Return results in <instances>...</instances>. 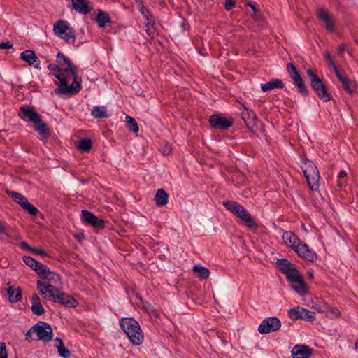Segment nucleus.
Masks as SVG:
<instances>
[{
	"mask_svg": "<svg viewBox=\"0 0 358 358\" xmlns=\"http://www.w3.org/2000/svg\"><path fill=\"white\" fill-rule=\"evenodd\" d=\"M285 85L280 79H273L266 83H262L260 85L261 90L265 92L269 90H272L275 88L282 89Z\"/></svg>",
	"mask_w": 358,
	"mask_h": 358,
	"instance_id": "nucleus-24",
	"label": "nucleus"
},
{
	"mask_svg": "<svg viewBox=\"0 0 358 358\" xmlns=\"http://www.w3.org/2000/svg\"><path fill=\"white\" fill-rule=\"evenodd\" d=\"M155 199L157 206H164L168 203L169 194L164 189H159L156 192Z\"/></svg>",
	"mask_w": 358,
	"mask_h": 358,
	"instance_id": "nucleus-27",
	"label": "nucleus"
},
{
	"mask_svg": "<svg viewBox=\"0 0 358 358\" xmlns=\"http://www.w3.org/2000/svg\"><path fill=\"white\" fill-rule=\"evenodd\" d=\"M13 46V43L10 41L0 43V49H10Z\"/></svg>",
	"mask_w": 358,
	"mask_h": 358,
	"instance_id": "nucleus-50",
	"label": "nucleus"
},
{
	"mask_svg": "<svg viewBox=\"0 0 358 358\" xmlns=\"http://www.w3.org/2000/svg\"><path fill=\"white\" fill-rule=\"evenodd\" d=\"M246 6H250L252 8V10H253L255 15H257V13H259V10L257 8V7L256 6H255L254 4H252L251 2H250V1L246 3Z\"/></svg>",
	"mask_w": 358,
	"mask_h": 358,
	"instance_id": "nucleus-54",
	"label": "nucleus"
},
{
	"mask_svg": "<svg viewBox=\"0 0 358 358\" xmlns=\"http://www.w3.org/2000/svg\"><path fill=\"white\" fill-rule=\"evenodd\" d=\"M317 17L320 21L324 23L325 28L329 32L335 31V23L334 19L330 16L328 10L320 8L317 10Z\"/></svg>",
	"mask_w": 358,
	"mask_h": 358,
	"instance_id": "nucleus-19",
	"label": "nucleus"
},
{
	"mask_svg": "<svg viewBox=\"0 0 358 358\" xmlns=\"http://www.w3.org/2000/svg\"><path fill=\"white\" fill-rule=\"evenodd\" d=\"M276 264L280 272L286 275L288 282L297 284L293 285V289L299 295L304 296L308 292V287L303 275L296 269V266L287 259H278Z\"/></svg>",
	"mask_w": 358,
	"mask_h": 358,
	"instance_id": "nucleus-1",
	"label": "nucleus"
},
{
	"mask_svg": "<svg viewBox=\"0 0 358 358\" xmlns=\"http://www.w3.org/2000/svg\"><path fill=\"white\" fill-rule=\"evenodd\" d=\"M334 73L337 77V78L338 79V80L343 83H344L345 81H346L348 78V77L345 75V74H343L338 69V67H335V69L334 70Z\"/></svg>",
	"mask_w": 358,
	"mask_h": 358,
	"instance_id": "nucleus-44",
	"label": "nucleus"
},
{
	"mask_svg": "<svg viewBox=\"0 0 358 358\" xmlns=\"http://www.w3.org/2000/svg\"><path fill=\"white\" fill-rule=\"evenodd\" d=\"M141 7L139 8V11L141 13V15L144 17L146 15H148L150 13L149 10L146 8L145 6H144L143 2L140 1Z\"/></svg>",
	"mask_w": 358,
	"mask_h": 358,
	"instance_id": "nucleus-51",
	"label": "nucleus"
},
{
	"mask_svg": "<svg viewBox=\"0 0 358 358\" xmlns=\"http://www.w3.org/2000/svg\"><path fill=\"white\" fill-rule=\"evenodd\" d=\"M126 124L130 131H133L134 133H137L138 131V125L136 120L133 117H126Z\"/></svg>",
	"mask_w": 358,
	"mask_h": 358,
	"instance_id": "nucleus-35",
	"label": "nucleus"
},
{
	"mask_svg": "<svg viewBox=\"0 0 358 358\" xmlns=\"http://www.w3.org/2000/svg\"><path fill=\"white\" fill-rule=\"evenodd\" d=\"M324 57L326 60L328 62L329 64L333 67L334 70L335 69V67H338L335 62H334L329 52H326Z\"/></svg>",
	"mask_w": 358,
	"mask_h": 358,
	"instance_id": "nucleus-48",
	"label": "nucleus"
},
{
	"mask_svg": "<svg viewBox=\"0 0 358 358\" xmlns=\"http://www.w3.org/2000/svg\"><path fill=\"white\" fill-rule=\"evenodd\" d=\"M71 3L73 10L84 15L92 10L90 0H71Z\"/></svg>",
	"mask_w": 358,
	"mask_h": 358,
	"instance_id": "nucleus-20",
	"label": "nucleus"
},
{
	"mask_svg": "<svg viewBox=\"0 0 358 358\" xmlns=\"http://www.w3.org/2000/svg\"><path fill=\"white\" fill-rule=\"evenodd\" d=\"M355 348L358 350V341L355 342Z\"/></svg>",
	"mask_w": 358,
	"mask_h": 358,
	"instance_id": "nucleus-60",
	"label": "nucleus"
},
{
	"mask_svg": "<svg viewBox=\"0 0 358 358\" xmlns=\"http://www.w3.org/2000/svg\"><path fill=\"white\" fill-rule=\"evenodd\" d=\"M236 6L235 0H225L224 8L227 11H230L233 10Z\"/></svg>",
	"mask_w": 358,
	"mask_h": 358,
	"instance_id": "nucleus-45",
	"label": "nucleus"
},
{
	"mask_svg": "<svg viewBox=\"0 0 358 358\" xmlns=\"http://www.w3.org/2000/svg\"><path fill=\"white\" fill-rule=\"evenodd\" d=\"M55 347L57 348L58 353L62 358H69L71 353L69 350L65 348L64 343L59 338L55 339Z\"/></svg>",
	"mask_w": 358,
	"mask_h": 358,
	"instance_id": "nucleus-28",
	"label": "nucleus"
},
{
	"mask_svg": "<svg viewBox=\"0 0 358 358\" xmlns=\"http://www.w3.org/2000/svg\"><path fill=\"white\" fill-rule=\"evenodd\" d=\"M346 47H347V45L345 43L339 44L338 48V54L339 55H342L343 52L345 50Z\"/></svg>",
	"mask_w": 358,
	"mask_h": 358,
	"instance_id": "nucleus-53",
	"label": "nucleus"
},
{
	"mask_svg": "<svg viewBox=\"0 0 358 358\" xmlns=\"http://www.w3.org/2000/svg\"><path fill=\"white\" fill-rule=\"evenodd\" d=\"M82 220L87 225H91L94 229L100 230L105 228V222L98 218L96 215L87 210H82Z\"/></svg>",
	"mask_w": 358,
	"mask_h": 358,
	"instance_id": "nucleus-14",
	"label": "nucleus"
},
{
	"mask_svg": "<svg viewBox=\"0 0 358 358\" xmlns=\"http://www.w3.org/2000/svg\"><path fill=\"white\" fill-rule=\"evenodd\" d=\"M7 294L8 299L11 303H17L22 299V290L19 287L17 288L9 287Z\"/></svg>",
	"mask_w": 358,
	"mask_h": 358,
	"instance_id": "nucleus-26",
	"label": "nucleus"
},
{
	"mask_svg": "<svg viewBox=\"0 0 358 358\" xmlns=\"http://www.w3.org/2000/svg\"><path fill=\"white\" fill-rule=\"evenodd\" d=\"M37 289L41 294H45L48 290H52L56 292V287L51 285L50 282H42L41 280H38L36 282Z\"/></svg>",
	"mask_w": 358,
	"mask_h": 358,
	"instance_id": "nucleus-30",
	"label": "nucleus"
},
{
	"mask_svg": "<svg viewBox=\"0 0 358 358\" xmlns=\"http://www.w3.org/2000/svg\"><path fill=\"white\" fill-rule=\"evenodd\" d=\"M31 252L35 255H38L41 257H49L45 250L37 248H33Z\"/></svg>",
	"mask_w": 358,
	"mask_h": 358,
	"instance_id": "nucleus-46",
	"label": "nucleus"
},
{
	"mask_svg": "<svg viewBox=\"0 0 358 358\" xmlns=\"http://www.w3.org/2000/svg\"><path fill=\"white\" fill-rule=\"evenodd\" d=\"M143 17L145 20L144 24L147 28V34L153 39L157 35V29L155 27V18L150 12Z\"/></svg>",
	"mask_w": 358,
	"mask_h": 358,
	"instance_id": "nucleus-23",
	"label": "nucleus"
},
{
	"mask_svg": "<svg viewBox=\"0 0 358 358\" xmlns=\"http://www.w3.org/2000/svg\"><path fill=\"white\" fill-rule=\"evenodd\" d=\"M20 247L22 250H27L29 252H31L33 247L30 246L27 242L22 241L20 244Z\"/></svg>",
	"mask_w": 358,
	"mask_h": 358,
	"instance_id": "nucleus-52",
	"label": "nucleus"
},
{
	"mask_svg": "<svg viewBox=\"0 0 358 358\" xmlns=\"http://www.w3.org/2000/svg\"><path fill=\"white\" fill-rule=\"evenodd\" d=\"M92 115L96 118H104L108 115L106 106H95L92 110Z\"/></svg>",
	"mask_w": 358,
	"mask_h": 358,
	"instance_id": "nucleus-33",
	"label": "nucleus"
},
{
	"mask_svg": "<svg viewBox=\"0 0 358 358\" xmlns=\"http://www.w3.org/2000/svg\"><path fill=\"white\" fill-rule=\"evenodd\" d=\"M287 71L294 84L298 88L299 92L304 97L309 96V90L305 85L303 78L296 69V66L292 62L287 64Z\"/></svg>",
	"mask_w": 358,
	"mask_h": 358,
	"instance_id": "nucleus-10",
	"label": "nucleus"
},
{
	"mask_svg": "<svg viewBox=\"0 0 358 358\" xmlns=\"http://www.w3.org/2000/svg\"><path fill=\"white\" fill-rule=\"evenodd\" d=\"M306 73L310 78V87L317 96L324 102L331 100L332 96L328 92L327 87L322 80L311 69H308Z\"/></svg>",
	"mask_w": 358,
	"mask_h": 358,
	"instance_id": "nucleus-8",
	"label": "nucleus"
},
{
	"mask_svg": "<svg viewBox=\"0 0 358 358\" xmlns=\"http://www.w3.org/2000/svg\"><path fill=\"white\" fill-rule=\"evenodd\" d=\"M192 271L197 274V277L201 280H206L210 275V271L201 265H195Z\"/></svg>",
	"mask_w": 358,
	"mask_h": 358,
	"instance_id": "nucleus-29",
	"label": "nucleus"
},
{
	"mask_svg": "<svg viewBox=\"0 0 358 358\" xmlns=\"http://www.w3.org/2000/svg\"><path fill=\"white\" fill-rule=\"evenodd\" d=\"M34 333L33 329L31 328L25 334V339L30 342V338L31 337V334Z\"/></svg>",
	"mask_w": 358,
	"mask_h": 358,
	"instance_id": "nucleus-56",
	"label": "nucleus"
},
{
	"mask_svg": "<svg viewBox=\"0 0 358 358\" xmlns=\"http://www.w3.org/2000/svg\"><path fill=\"white\" fill-rule=\"evenodd\" d=\"M241 115L248 129L254 133L255 129L257 128V124L258 121V118L255 113L244 107Z\"/></svg>",
	"mask_w": 358,
	"mask_h": 358,
	"instance_id": "nucleus-16",
	"label": "nucleus"
},
{
	"mask_svg": "<svg viewBox=\"0 0 358 358\" xmlns=\"http://www.w3.org/2000/svg\"><path fill=\"white\" fill-rule=\"evenodd\" d=\"M0 358H8L6 345L3 343H0Z\"/></svg>",
	"mask_w": 358,
	"mask_h": 358,
	"instance_id": "nucleus-47",
	"label": "nucleus"
},
{
	"mask_svg": "<svg viewBox=\"0 0 358 358\" xmlns=\"http://www.w3.org/2000/svg\"><path fill=\"white\" fill-rule=\"evenodd\" d=\"M56 292L53 289L52 290H48L45 294H42L44 296V299L52 301V302H56V294H55Z\"/></svg>",
	"mask_w": 358,
	"mask_h": 358,
	"instance_id": "nucleus-42",
	"label": "nucleus"
},
{
	"mask_svg": "<svg viewBox=\"0 0 358 358\" xmlns=\"http://www.w3.org/2000/svg\"><path fill=\"white\" fill-rule=\"evenodd\" d=\"M21 207L32 216H36L39 213L38 208L30 203L28 200L21 203Z\"/></svg>",
	"mask_w": 358,
	"mask_h": 358,
	"instance_id": "nucleus-34",
	"label": "nucleus"
},
{
	"mask_svg": "<svg viewBox=\"0 0 358 358\" xmlns=\"http://www.w3.org/2000/svg\"><path fill=\"white\" fill-rule=\"evenodd\" d=\"M92 148V141L90 138H81L78 141V148L82 152H90Z\"/></svg>",
	"mask_w": 358,
	"mask_h": 358,
	"instance_id": "nucleus-31",
	"label": "nucleus"
},
{
	"mask_svg": "<svg viewBox=\"0 0 358 358\" xmlns=\"http://www.w3.org/2000/svg\"><path fill=\"white\" fill-rule=\"evenodd\" d=\"M23 261L25 263L26 265L29 266L34 270V268L38 266V264L40 263L39 262L36 261L35 259L29 257V256H24L23 257Z\"/></svg>",
	"mask_w": 358,
	"mask_h": 358,
	"instance_id": "nucleus-40",
	"label": "nucleus"
},
{
	"mask_svg": "<svg viewBox=\"0 0 358 358\" xmlns=\"http://www.w3.org/2000/svg\"><path fill=\"white\" fill-rule=\"evenodd\" d=\"M50 268L41 262L38 264L37 266L34 268V271L37 273V275L42 279H45V278H48V273H50Z\"/></svg>",
	"mask_w": 358,
	"mask_h": 358,
	"instance_id": "nucleus-32",
	"label": "nucleus"
},
{
	"mask_svg": "<svg viewBox=\"0 0 358 358\" xmlns=\"http://www.w3.org/2000/svg\"><path fill=\"white\" fill-rule=\"evenodd\" d=\"M342 86L343 89L350 95L354 94L355 92V88H356V85H353L349 79L342 83Z\"/></svg>",
	"mask_w": 358,
	"mask_h": 358,
	"instance_id": "nucleus-39",
	"label": "nucleus"
},
{
	"mask_svg": "<svg viewBox=\"0 0 358 358\" xmlns=\"http://www.w3.org/2000/svg\"><path fill=\"white\" fill-rule=\"evenodd\" d=\"M301 320L312 322L315 319V313L308 309L302 308L301 310Z\"/></svg>",
	"mask_w": 358,
	"mask_h": 358,
	"instance_id": "nucleus-37",
	"label": "nucleus"
},
{
	"mask_svg": "<svg viewBox=\"0 0 358 358\" xmlns=\"http://www.w3.org/2000/svg\"><path fill=\"white\" fill-rule=\"evenodd\" d=\"M31 310L36 315H41L45 313V309L41 303V299L36 293L31 297Z\"/></svg>",
	"mask_w": 358,
	"mask_h": 358,
	"instance_id": "nucleus-25",
	"label": "nucleus"
},
{
	"mask_svg": "<svg viewBox=\"0 0 358 358\" xmlns=\"http://www.w3.org/2000/svg\"><path fill=\"white\" fill-rule=\"evenodd\" d=\"M56 302L66 308H75L78 305V302L73 296L59 289H56Z\"/></svg>",
	"mask_w": 358,
	"mask_h": 358,
	"instance_id": "nucleus-17",
	"label": "nucleus"
},
{
	"mask_svg": "<svg viewBox=\"0 0 358 358\" xmlns=\"http://www.w3.org/2000/svg\"><path fill=\"white\" fill-rule=\"evenodd\" d=\"M19 116L23 119H27L35 124V130L38 132L42 139H48L50 136L49 126L42 122L41 116L32 108L27 106L20 107Z\"/></svg>",
	"mask_w": 358,
	"mask_h": 358,
	"instance_id": "nucleus-3",
	"label": "nucleus"
},
{
	"mask_svg": "<svg viewBox=\"0 0 358 358\" xmlns=\"http://www.w3.org/2000/svg\"><path fill=\"white\" fill-rule=\"evenodd\" d=\"M280 327L281 322L280 319L276 317H270L262 320L258 327V331L261 334H266L278 331Z\"/></svg>",
	"mask_w": 358,
	"mask_h": 358,
	"instance_id": "nucleus-13",
	"label": "nucleus"
},
{
	"mask_svg": "<svg viewBox=\"0 0 358 358\" xmlns=\"http://www.w3.org/2000/svg\"><path fill=\"white\" fill-rule=\"evenodd\" d=\"M308 274L309 278H310V279L313 278V276H314L313 271H308Z\"/></svg>",
	"mask_w": 358,
	"mask_h": 358,
	"instance_id": "nucleus-59",
	"label": "nucleus"
},
{
	"mask_svg": "<svg viewBox=\"0 0 358 358\" xmlns=\"http://www.w3.org/2000/svg\"><path fill=\"white\" fill-rule=\"evenodd\" d=\"M301 168L306 178L308 185L311 190H317L320 178L318 169L313 161L309 160L305 155L301 156Z\"/></svg>",
	"mask_w": 358,
	"mask_h": 358,
	"instance_id": "nucleus-7",
	"label": "nucleus"
},
{
	"mask_svg": "<svg viewBox=\"0 0 358 358\" xmlns=\"http://www.w3.org/2000/svg\"><path fill=\"white\" fill-rule=\"evenodd\" d=\"M76 238L79 242H81V241L85 238V236L83 234H81L80 235H77Z\"/></svg>",
	"mask_w": 358,
	"mask_h": 358,
	"instance_id": "nucleus-58",
	"label": "nucleus"
},
{
	"mask_svg": "<svg viewBox=\"0 0 358 358\" xmlns=\"http://www.w3.org/2000/svg\"><path fill=\"white\" fill-rule=\"evenodd\" d=\"M31 329L36 334L38 340L48 343L52 339V327L45 322L39 321L31 327Z\"/></svg>",
	"mask_w": 358,
	"mask_h": 358,
	"instance_id": "nucleus-11",
	"label": "nucleus"
},
{
	"mask_svg": "<svg viewBox=\"0 0 358 358\" xmlns=\"http://www.w3.org/2000/svg\"><path fill=\"white\" fill-rule=\"evenodd\" d=\"M282 238L285 244L292 248L299 257L311 262H315L317 260V253L310 250L309 246L301 241L293 232L285 231Z\"/></svg>",
	"mask_w": 358,
	"mask_h": 358,
	"instance_id": "nucleus-2",
	"label": "nucleus"
},
{
	"mask_svg": "<svg viewBox=\"0 0 358 358\" xmlns=\"http://www.w3.org/2000/svg\"><path fill=\"white\" fill-rule=\"evenodd\" d=\"M48 69L50 71H52L54 72H55V73H64L62 70V69H60L57 65H55V64H50L48 66Z\"/></svg>",
	"mask_w": 358,
	"mask_h": 358,
	"instance_id": "nucleus-49",
	"label": "nucleus"
},
{
	"mask_svg": "<svg viewBox=\"0 0 358 358\" xmlns=\"http://www.w3.org/2000/svg\"><path fill=\"white\" fill-rule=\"evenodd\" d=\"M347 176V173L344 170H341L338 175V179L344 178Z\"/></svg>",
	"mask_w": 358,
	"mask_h": 358,
	"instance_id": "nucleus-57",
	"label": "nucleus"
},
{
	"mask_svg": "<svg viewBox=\"0 0 358 358\" xmlns=\"http://www.w3.org/2000/svg\"><path fill=\"white\" fill-rule=\"evenodd\" d=\"M313 349L305 345H296L292 350V358H309Z\"/></svg>",
	"mask_w": 358,
	"mask_h": 358,
	"instance_id": "nucleus-21",
	"label": "nucleus"
},
{
	"mask_svg": "<svg viewBox=\"0 0 358 358\" xmlns=\"http://www.w3.org/2000/svg\"><path fill=\"white\" fill-rule=\"evenodd\" d=\"M54 34L64 40L67 43L75 45L76 34L75 29L69 23L63 20H59L53 26Z\"/></svg>",
	"mask_w": 358,
	"mask_h": 358,
	"instance_id": "nucleus-9",
	"label": "nucleus"
},
{
	"mask_svg": "<svg viewBox=\"0 0 358 358\" xmlns=\"http://www.w3.org/2000/svg\"><path fill=\"white\" fill-rule=\"evenodd\" d=\"M222 205L231 213L245 222L246 227L251 229H257L258 224L250 213L240 203L232 200L222 202Z\"/></svg>",
	"mask_w": 358,
	"mask_h": 358,
	"instance_id": "nucleus-6",
	"label": "nucleus"
},
{
	"mask_svg": "<svg viewBox=\"0 0 358 358\" xmlns=\"http://www.w3.org/2000/svg\"><path fill=\"white\" fill-rule=\"evenodd\" d=\"M45 279L48 280L49 281L53 283H57L61 281V278L59 275L55 272H53L50 270V273H48V278H45Z\"/></svg>",
	"mask_w": 358,
	"mask_h": 358,
	"instance_id": "nucleus-41",
	"label": "nucleus"
},
{
	"mask_svg": "<svg viewBox=\"0 0 358 358\" xmlns=\"http://www.w3.org/2000/svg\"><path fill=\"white\" fill-rule=\"evenodd\" d=\"M7 194L11 197L15 201L21 206V203L27 201V198L24 197L22 194L15 192L13 191L6 190Z\"/></svg>",
	"mask_w": 358,
	"mask_h": 358,
	"instance_id": "nucleus-36",
	"label": "nucleus"
},
{
	"mask_svg": "<svg viewBox=\"0 0 358 358\" xmlns=\"http://www.w3.org/2000/svg\"><path fill=\"white\" fill-rule=\"evenodd\" d=\"M208 122L211 128L225 131L234 124V120L231 117H225L220 114H213L210 116Z\"/></svg>",
	"mask_w": 358,
	"mask_h": 358,
	"instance_id": "nucleus-12",
	"label": "nucleus"
},
{
	"mask_svg": "<svg viewBox=\"0 0 358 358\" xmlns=\"http://www.w3.org/2000/svg\"><path fill=\"white\" fill-rule=\"evenodd\" d=\"M120 326L133 345H138L143 342V333L140 324L134 318H121L120 320Z\"/></svg>",
	"mask_w": 358,
	"mask_h": 358,
	"instance_id": "nucleus-4",
	"label": "nucleus"
},
{
	"mask_svg": "<svg viewBox=\"0 0 358 358\" xmlns=\"http://www.w3.org/2000/svg\"><path fill=\"white\" fill-rule=\"evenodd\" d=\"M96 15L93 18V20L97 23L98 26L100 28H103L106 26V24L111 26L113 24V22L111 20V18L110 15L105 11L97 9L96 11Z\"/></svg>",
	"mask_w": 358,
	"mask_h": 358,
	"instance_id": "nucleus-22",
	"label": "nucleus"
},
{
	"mask_svg": "<svg viewBox=\"0 0 358 358\" xmlns=\"http://www.w3.org/2000/svg\"><path fill=\"white\" fill-rule=\"evenodd\" d=\"M301 307H296L289 309L288 311L289 317L294 321L301 319V317H302L301 313Z\"/></svg>",
	"mask_w": 358,
	"mask_h": 358,
	"instance_id": "nucleus-38",
	"label": "nucleus"
},
{
	"mask_svg": "<svg viewBox=\"0 0 358 358\" xmlns=\"http://www.w3.org/2000/svg\"><path fill=\"white\" fill-rule=\"evenodd\" d=\"M20 59L27 62L29 66H33L38 70H41V69L40 66V60L35 52L32 50L27 49L22 52L20 55Z\"/></svg>",
	"mask_w": 358,
	"mask_h": 358,
	"instance_id": "nucleus-18",
	"label": "nucleus"
},
{
	"mask_svg": "<svg viewBox=\"0 0 358 358\" xmlns=\"http://www.w3.org/2000/svg\"><path fill=\"white\" fill-rule=\"evenodd\" d=\"M55 77L59 81V87L55 90V94H69L71 96L77 94L81 90V78L77 74V70L75 74H71L73 78V82L71 85L68 84L67 76L64 73H57L54 74Z\"/></svg>",
	"mask_w": 358,
	"mask_h": 358,
	"instance_id": "nucleus-5",
	"label": "nucleus"
},
{
	"mask_svg": "<svg viewBox=\"0 0 358 358\" xmlns=\"http://www.w3.org/2000/svg\"><path fill=\"white\" fill-rule=\"evenodd\" d=\"M180 27L183 31H186L188 29V24L185 19H183L180 23Z\"/></svg>",
	"mask_w": 358,
	"mask_h": 358,
	"instance_id": "nucleus-55",
	"label": "nucleus"
},
{
	"mask_svg": "<svg viewBox=\"0 0 358 358\" xmlns=\"http://www.w3.org/2000/svg\"><path fill=\"white\" fill-rule=\"evenodd\" d=\"M334 73L337 77V78L338 79V80L343 83H344L345 81H346L348 78V77L345 75V74H343L338 69V67H335V69L334 70Z\"/></svg>",
	"mask_w": 358,
	"mask_h": 358,
	"instance_id": "nucleus-43",
	"label": "nucleus"
},
{
	"mask_svg": "<svg viewBox=\"0 0 358 358\" xmlns=\"http://www.w3.org/2000/svg\"><path fill=\"white\" fill-rule=\"evenodd\" d=\"M57 63L64 73L75 74L77 67L74 66L72 62L62 52L57 53L56 57Z\"/></svg>",
	"mask_w": 358,
	"mask_h": 358,
	"instance_id": "nucleus-15",
	"label": "nucleus"
}]
</instances>
